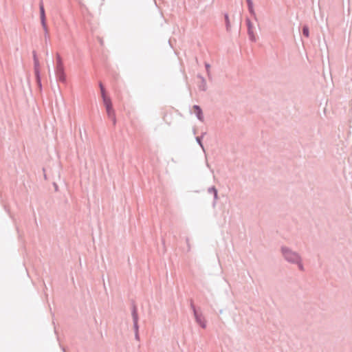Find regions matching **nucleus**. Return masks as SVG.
Instances as JSON below:
<instances>
[{
    "label": "nucleus",
    "mask_w": 352,
    "mask_h": 352,
    "mask_svg": "<svg viewBox=\"0 0 352 352\" xmlns=\"http://www.w3.org/2000/svg\"><path fill=\"white\" fill-rule=\"evenodd\" d=\"M191 113H195L199 120H200L201 122L204 121L203 111L199 105H193L191 110Z\"/></svg>",
    "instance_id": "obj_4"
},
{
    "label": "nucleus",
    "mask_w": 352,
    "mask_h": 352,
    "mask_svg": "<svg viewBox=\"0 0 352 352\" xmlns=\"http://www.w3.org/2000/svg\"><path fill=\"white\" fill-rule=\"evenodd\" d=\"M225 23H226V28L228 32L230 30V23L229 20V16L228 14H224Z\"/></svg>",
    "instance_id": "obj_15"
},
{
    "label": "nucleus",
    "mask_w": 352,
    "mask_h": 352,
    "mask_svg": "<svg viewBox=\"0 0 352 352\" xmlns=\"http://www.w3.org/2000/svg\"><path fill=\"white\" fill-rule=\"evenodd\" d=\"M133 329L134 333H139V325L138 322H133Z\"/></svg>",
    "instance_id": "obj_19"
},
{
    "label": "nucleus",
    "mask_w": 352,
    "mask_h": 352,
    "mask_svg": "<svg viewBox=\"0 0 352 352\" xmlns=\"http://www.w3.org/2000/svg\"><path fill=\"white\" fill-rule=\"evenodd\" d=\"M246 23H247V26H248V34L249 36V38L252 41H255L256 38H255V36H254V32L252 30L253 25H252V23L251 21L250 20V19H248V18L246 19Z\"/></svg>",
    "instance_id": "obj_5"
},
{
    "label": "nucleus",
    "mask_w": 352,
    "mask_h": 352,
    "mask_svg": "<svg viewBox=\"0 0 352 352\" xmlns=\"http://www.w3.org/2000/svg\"><path fill=\"white\" fill-rule=\"evenodd\" d=\"M56 65L55 68V75L56 80L63 83L66 82V75L65 73V68L63 65V63L62 60V58L59 54H56Z\"/></svg>",
    "instance_id": "obj_2"
},
{
    "label": "nucleus",
    "mask_w": 352,
    "mask_h": 352,
    "mask_svg": "<svg viewBox=\"0 0 352 352\" xmlns=\"http://www.w3.org/2000/svg\"><path fill=\"white\" fill-rule=\"evenodd\" d=\"M302 34L305 37L308 38L309 36V29L308 25H303L302 29Z\"/></svg>",
    "instance_id": "obj_16"
},
{
    "label": "nucleus",
    "mask_w": 352,
    "mask_h": 352,
    "mask_svg": "<svg viewBox=\"0 0 352 352\" xmlns=\"http://www.w3.org/2000/svg\"><path fill=\"white\" fill-rule=\"evenodd\" d=\"M280 252L284 259L291 264L299 262L301 258L300 255L298 252L292 250L290 248L287 246H281Z\"/></svg>",
    "instance_id": "obj_1"
},
{
    "label": "nucleus",
    "mask_w": 352,
    "mask_h": 352,
    "mask_svg": "<svg viewBox=\"0 0 352 352\" xmlns=\"http://www.w3.org/2000/svg\"><path fill=\"white\" fill-rule=\"evenodd\" d=\"M41 25H42L43 31H44V37H45V43H47L48 40L50 39L48 28H47V23H43V24H41Z\"/></svg>",
    "instance_id": "obj_13"
},
{
    "label": "nucleus",
    "mask_w": 352,
    "mask_h": 352,
    "mask_svg": "<svg viewBox=\"0 0 352 352\" xmlns=\"http://www.w3.org/2000/svg\"><path fill=\"white\" fill-rule=\"evenodd\" d=\"M34 74H35V77H36V83L39 87V89L41 90L42 89V84H41V73H36Z\"/></svg>",
    "instance_id": "obj_14"
},
{
    "label": "nucleus",
    "mask_w": 352,
    "mask_h": 352,
    "mask_svg": "<svg viewBox=\"0 0 352 352\" xmlns=\"http://www.w3.org/2000/svg\"><path fill=\"white\" fill-rule=\"evenodd\" d=\"M104 105L105 106L106 110L113 108L111 100L109 97H102Z\"/></svg>",
    "instance_id": "obj_11"
},
{
    "label": "nucleus",
    "mask_w": 352,
    "mask_h": 352,
    "mask_svg": "<svg viewBox=\"0 0 352 352\" xmlns=\"http://www.w3.org/2000/svg\"><path fill=\"white\" fill-rule=\"evenodd\" d=\"M248 11L250 13V14L253 16H255L256 14H255L254 10V5L248 6Z\"/></svg>",
    "instance_id": "obj_18"
},
{
    "label": "nucleus",
    "mask_w": 352,
    "mask_h": 352,
    "mask_svg": "<svg viewBox=\"0 0 352 352\" xmlns=\"http://www.w3.org/2000/svg\"><path fill=\"white\" fill-rule=\"evenodd\" d=\"M106 111L108 118L112 121L113 125L115 126L116 124V117L114 109L111 108Z\"/></svg>",
    "instance_id": "obj_8"
},
{
    "label": "nucleus",
    "mask_w": 352,
    "mask_h": 352,
    "mask_svg": "<svg viewBox=\"0 0 352 352\" xmlns=\"http://www.w3.org/2000/svg\"><path fill=\"white\" fill-rule=\"evenodd\" d=\"M196 140L198 142V144L203 147L202 143H201V137H197Z\"/></svg>",
    "instance_id": "obj_21"
},
{
    "label": "nucleus",
    "mask_w": 352,
    "mask_h": 352,
    "mask_svg": "<svg viewBox=\"0 0 352 352\" xmlns=\"http://www.w3.org/2000/svg\"><path fill=\"white\" fill-rule=\"evenodd\" d=\"M39 10H40V19H41V23H46V16H45V8L43 6V1L41 0L39 3Z\"/></svg>",
    "instance_id": "obj_6"
},
{
    "label": "nucleus",
    "mask_w": 352,
    "mask_h": 352,
    "mask_svg": "<svg viewBox=\"0 0 352 352\" xmlns=\"http://www.w3.org/2000/svg\"><path fill=\"white\" fill-rule=\"evenodd\" d=\"M209 67H210V65H209V64H208V63H206V70H207V72H208V68H209Z\"/></svg>",
    "instance_id": "obj_24"
},
{
    "label": "nucleus",
    "mask_w": 352,
    "mask_h": 352,
    "mask_svg": "<svg viewBox=\"0 0 352 352\" xmlns=\"http://www.w3.org/2000/svg\"><path fill=\"white\" fill-rule=\"evenodd\" d=\"M190 308L193 312L196 322L203 329L206 327V320L200 309H197L192 302L190 300Z\"/></svg>",
    "instance_id": "obj_3"
},
{
    "label": "nucleus",
    "mask_w": 352,
    "mask_h": 352,
    "mask_svg": "<svg viewBox=\"0 0 352 352\" xmlns=\"http://www.w3.org/2000/svg\"><path fill=\"white\" fill-rule=\"evenodd\" d=\"M197 78H199L200 80V83L198 85L199 90L206 91V82L203 76H201V75L198 74Z\"/></svg>",
    "instance_id": "obj_9"
},
{
    "label": "nucleus",
    "mask_w": 352,
    "mask_h": 352,
    "mask_svg": "<svg viewBox=\"0 0 352 352\" xmlns=\"http://www.w3.org/2000/svg\"><path fill=\"white\" fill-rule=\"evenodd\" d=\"M135 339L138 341H140V335L139 333H135Z\"/></svg>",
    "instance_id": "obj_22"
},
{
    "label": "nucleus",
    "mask_w": 352,
    "mask_h": 352,
    "mask_svg": "<svg viewBox=\"0 0 352 352\" xmlns=\"http://www.w3.org/2000/svg\"><path fill=\"white\" fill-rule=\"evenodd\" d=\"M100 92H101L102 98L104 97V96H106V91H105L104 87H102V89H100Z\"/></svg>",
    "instance_id": "obj_20"
},
{
    "label": "nucleus",
    "mask_w": 352,
    "mask_h": 352,
    "mask_svg": "<svg viewBox=\"0 0 352 352\" xmlns=\"http://www.w3.org/2000/svg\"><path fill=\"white\" fill-rule=\"evenodd\" d=\"M208 192L209 194H211L213 195V198H214L213 205L214 206L216 204V200L217 199V195H218L217 190L216 189V188L214 186H212V187L208 188Z\"/></svg>",
    "instance_id": "obj_10"
},
{
    "label": "nucleus",
    "mask_w": 352,
    "mask_h": 352,
    "mask_svg": "<svg viewBox=\"0 0 352 352\" xmlns=\"http://www.w3.org/2000/svg\"><path fill=\"white\" fill-rule=\"evenodd\" d=\"M131 315L133 318V322H138V309L135 305H133L132 309H131Z\"/></svg>",
    "instance_id": "obj_12"
},
{
    "label": "nucleus",
    "mask_w": 352,
    "mask_h": 352,
    "mask_svg": "<svg viewBox=\"0 0 352 352\" xmlns=\"http://www.w3.org/2000/svg\"><path fill=\"white\" fill-rule=\"evenodd\" d=\"M294 265H298V269H299L300 271H304V270H305V268H304L303 264H302V258H300V259L299 262L295 263Z\"/></svg>",
    "instance_id": "obj_17"
},
{
    "label": "nucleus",
    "mask_w": 352,
    "mask_h": 352,
    "mask_svg": "<svg viewBox=\"0 0 352 352\" xmlns=\"http://www.w3.org/2000/svg\"><path fill=\"white\" fill-rule=\"evenodd\" d=\"M99 87H100V89H102V87H104L101 82H99Z\"/></svg>",
    "instance_id": "obj_25"
},
{
    "label": "nucleus",
    "mask_w": 352,
    "mask_h": 352,
    "mask_svg": "<svg viewBox=\"0 0 352 352\" xmlns=\"http://www.w3.org/2000/svg\"><path fill=\"white\" fill-rule=\"evenodd\" d=\"M33 60L34 74L40 73V63L35 51L33 52Z\"/></svg>",
    "instance_id": "obj_7"
},
{
    "label": "nucleus",
    "mask_w": 352,
    "mask_h": 352,
    "mask_svg": "<svg viewBox=\"0 0 352 352\" xmlns=\"http://www.w3.org/2000/svg\"><path fill=\"white\" fill-rule=\"evenodd\" d=\"M246 2H247V4H248V6L253 5L252 0H246Z\"/></svg>",
    "instance_id": "obj_23"
}]
</instances>
